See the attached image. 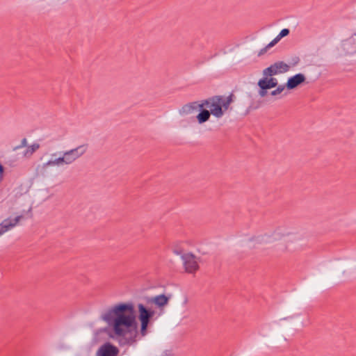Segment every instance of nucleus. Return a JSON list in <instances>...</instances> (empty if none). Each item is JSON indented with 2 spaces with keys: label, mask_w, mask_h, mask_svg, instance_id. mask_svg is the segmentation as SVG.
Masks as SVG:
<instances>
[{
  "label": "nucleus",
  "mask_w": 356,
  "mask_h": 356,
  "mask_svg": "<svg viewBox=\"0 0 356 356\" xmlns=\"http://www.w3.org/2000/svg\"><path fill=\"white\" fill-rule=\"evenodd\" d=\"M100 318L108 326L100 328L96 334L105 332L109 338L116 340L120 346H131L137 341L138 323L136 321L134 302H122L111 307Z\"/></svg>",
  "instance_id": "obj_1"
},
{
  "label": "nucleus",
  "mask_w": 356,
  "mask_h": 356,
  "mask_svg": "<svg viewBox=\"0 0 356 356\" xmlns=\"http://www.w3.org/2000/svg\"><path fill=\"white\" fill-rule=\"evenodd\" d=\"M200 113L194 118L199 124L207 122L211 115L222 118L227 110L222 100V95H214L200 101Z\"/></svg>",
  "instance_id": "obj_2"
},
{
  "label": "nucleus",
  "mask_w": 356,
  "mask_h": 356,
  "mask_svg": "<svg viewBox=\"0 0 356 356\" xmlns=\"http://www.w3.org/2000/svg\"><path fill=\"white\" fill-rule=\"evenodd\" d=\"M146 305L144 302L138 303V314H136V319L140 322V330L138 333L142 337L147 335L148 332V328L152 325L154 316L156 314V312L152 307Z\"/></svg>",
  "instance_id": "obj_3"
},
{
  "label": "nucleus",
  "mask_w": 356,
  "mask_h": 356,
  "mask_svg": "<svg viewBox=\"0 0 356 356\" xmlns=\"http://www.w3.org/2000/svg\"><path fill=\"white\" fill-rule=\"evenodd\" d=\"M172 296L171 293H161L154 296H145L142 297L141 300L146 305H154L156 309H159L160 312L158 314V316H160L163 313L164 308L169 304Z\"/></svg>",
  "instance_id": "obj_4"
},
{
  "label": "nucleus",
  "mask_w": 356,
  "mask_h": 356,
  "mask_svg": "<svg viewBox=\"0 0 356 356\" xmlns=\"http://www.w3.org/2000/svg\"><path fill=\"white\" fill-rule=\"evenodd\" d=\"M87 148L88 144H83L70 150L60 152V154H61L60 157L63 159L61 162L62 165L72 163L75 160L86 153Z\"/></svg>",
  "instance_id": "obj_5"
},
{
  "label": "nucleus",
  "mask_w": 356,
  "mask_h": 356,
  "mask_svg": "<svg viewBox=\"0 0 356 356\" xmlns=\"http://www.w3.org/2000/svg\"><path fill=\"white\" fill-rule=\"evenodd\" d=\"M278 85L276 78L273 76H264L260 79L257 82L259 86V95L261 97H264L268 94V90L275 88Z\"/></svg>",
  "instance_id": "obj_6"
},
{
  "label": "nucleus",
  "mask_w": 356,
  "mask_h": 356,
  "mask_svg": "<svg viewBox=\"0 0 356 356\" xmlns=\"http://www.w3.org/2000/svg\"><path fill=\"white\" fill-rule=\"evenodd\" d=\"M290 65L284 61H277L270 65L263 70L264 76H273L278 74L286 72L289 70Z\"/></svg>",
  "instance_id": "obj_7"
},
{
  "label": "nucleus",
  "mask_w": 356,
  "mask_h": 356,
  "mask_svg": "<svg viewBox=\"0 0 356 356\" xmlns=\"http://www.w3.org/2000/svg\"><path fill=\"white\" fill-rule=\"evenodd\" d=\"M181 259L184 261V266L186 272L193 273L198 270L199 266L197 262L200 261V258L195 259L196 257L193 254L187 253L181 255Z\"/></svg>",
  "instance_id": "obj_8"
},
{
  "label": "nucleus",
  "mask_w": 356,
  "mask_h": 356,
  "mask_svg": "<svg viewBox=\"0 0 356 356\" xmlns=\"http://www.w3.org/2000/svg\"><path fill=\"white\" fill-rule=\"evenodd\" d=\"M119 352L118 347L111 342L106 341L98 348L96 356H118Z\"/></svg>",
  "instance_id": "obj_9"
},
{
  "label": "nucleus",
  "mask_w": 356,
  "mask_h": 356,
  "mask_svg": "<svg viewBox=\"0 0 356 356\" xmlns=\"http://www.w3.org/2000/svg\"><path fill=\"white\" fill-rule=\"evenodd\" d=\"M284 236V234L278 232V230H275L271 235L264 234L258 236H254L250 238V241H255L258 243H273L275 241H278L282 239V238Z\"/></svg>",
  "instance_id": "obj_10"
},
{
  "label": "nucleus",
  "mask_w": 356,
  "mask_h": 356,
  "mask_svg": "<svg viewBox=\"0 0 356 356\" xmlns=\"http://www.w3.org/2000/svg\"><path fill=\"white\" fill-rule=\"evenodd\" d=\"M63 159L60 157H58L55 159H51L48 161L47 163H43L42 165H38L35 169V177H44L47 175V168L51 165H62L61 162Z\"/></svg>",
  "instance_id": "obj_11"
},
{
  "label": "nucleus",
  "mask_w": 356,
  "mask_h": 356,
  "mask_svg": "<svg viewBox=\"0 0 356 356\" xmlns=\"http://www.w3.org/2000/svg\"><path fill=\"white\" fill-rule=\"evenodd\" d=\"M341 49L346 55L356 54V34L343 40L341 43Z\"/></svg>",
  "instance_id": "obj_12"
},
{
  "label": "nucleus",
  "mask_w": 356,
  "mask_h": 356,
  "mask_svg": "<svg viewBox=\"0 0 356 356\" xmlns=\"http://www.w3.org/2000/svg\"><path fill=\"white\" fill-rule=\"evenodd\" d=\"M306 81V77L302 73H298L288 78L287 82L285 83L286 89L289 90H293L298 86L302 85Z\"/></svg>",
  "instance_id": "obj_13"
},
{
  "label": "nucleus",
  "mask_w": 356,
  "mask_h": 356,
  "mask_svg": "<svg viewBox=\"0 0 356 356\" xmlns=\"http://www.w3.org/2000/svg\"><path fill=\"white\" fill-rule=\"evenodd\" d=\"M200 102H192L184 104L179 111L181 115H187L201 110Z\"/></svg>",
  "instance_id": "obj_14"
},
{
  "label": "nucleus",
  "mask_w": 356,
  "mask_h": 356,
  "mask_svg": "<svg viewBox=\"0 0 356 356\" xmlns=\"http://www.w3.org/2000/svg\"><path fill=\"white\" fill-rule=\"evenodd\" d=\"M23 215L17 216L15 218H6L0 223V235L14 227L21 219Z\"/></svg>",
  "instance_id": "obj_15"
},
{
  "label": "nucleus",
  "mask_w": 356,
  "mask_h": 356,
  "mask_svg": "<svg viewBox=\"0 0 356 356\" xmlns=\"http://www.w3.org/2000/svg\"><path fill=\"white\" fill-rule=\"evenodd\" d=\"M40 144L37 143H34L31 145L27 146L26 149L23 153L24 156H31L34 152H35L40 148Z\"/></svg>",
  "instance_id": "obj_16"
},
{
  "label": "nucleus",
  "mask_w": 356,
  "mask_h": 356,
  "mask_svg": "<svg viewBox=\"0 0 356 356\" xmlns=\"http://www.w3.org/2000/svg\"><path fill=\"white\" fill-rule=\"evenodd\" d=\"M289 33L290 30L289 29L285 28L282 29L280 33L273 40V42L275 44H277L282 38L289 35Z\"/></svg>",
  "instance_id": "obj_17"
},
{
  "label": "nucleus",
  "mask_w": 356,
  "mask_h": 356,
  "mask_svg": "<svg viewBox=\"0 0 356 356\" xmlns=\"http://www.w3.org/2000/svg\"><path fill=\"white\" fill-rule=\"evenodd\" d=\"M235 98L236 97L233 93H230L227 97L222 95V100L227 110L231 104L234 102Z\"/></svg>",
  "instance_id": "obj_18"
},
{
  "label": "nucleus",
  "mask_w": 356,
  "mask_h": 356,
  "mask_svg": "<svg viewBox=\"0 0 356 356\" xmlns=\"http://www.w3.org/2000/svg\"><path fill=\"white\" fill-rule=\"evenodd\" d=\"M285 88H286V84L277 85V86H276V89L270 92V95L276 96L280 95Z\"/></svg>",
  "instance_id": "obj_19"
},
{
  "label": "nucleus",
  "mask_w": 356,
  "mask_h": 356,
  "mask_svg": "<svg viewBox=\"0 0 356 356\" xmlns=\"http://www.w3.org/2000/svg\"><path fill=\"white\" fill-rule=\"evenodd\" d=\"M275 45V44L273 42V41L272 40L270 43H268L265 47L262 48L259 52L258 53V56H261L262 55H264V54H266L267 52V51L274 47Z\"/></svg>",
  "instance_id": "obj_20"
},
{
  "label": "nucleus",
  "mask_w": 356,
  "mask_h": 356,
  "mask_svg": "<svg viewBox=\"0 0 356 356\" xmlns=\"http://www.w3.org/2000/svg\"><path fill=\"white\" fill-rule=\"evenodd\" d=\"M25 147H27V140H26V138H24L21 140L20 145L13 147V151H16V150H17L19 149H21V148Z\"/></svg>",
  "instance_id": "obj_21"
},
{
  "label": "nucleus",
  "mask_w": 356,
  "mask_h": 356,
  "mask_svg": "<svg viewBox=\"0 0 356 356\" xmlns=\"http://www.w3.org/2000/svg\"><path fill=\"white\" fill-rule=\"evenodd\" d=\"M300 58L298 56H294L291 58L290 64L291 66H296L300 63Z\"/></svg>",
  "instance_id": "obj_22"
},
{
  "label": "nucleus",
  "mask_w": 356,
  "mask_h": 356,
  "mask_svg": "<svg viewBox=\"0 0 356 356\" xmlns=\"http://www.w3.org/2000/svg\"><path fill=\"white\" fill-rule=\"evenodd\" d=\"M259 107V103H257L254 104V103L251 104L249 107L248 108L247 111H250L251 110H255Z\"/></svg>",
  "instance_id": "obj_23"
},
{
  "label": "nucleus",
  "mask_w": 356,
  "mask_h": 356,
  "mask_svg": "<svg viewBox=\"0 0 356 356\" xmlns=\"http://www.w3.org/2000/svg\"><path fill=\"white\" fill-rule=\"evenodd\" d=\"M3 173H4V167L0 162V180H1Z\"/></svg>",
  "instance_id": "obj_24"
},
{
  "label": "nucleus",
  "mask_w": 356,
  "mask_h": 356,
  "mask_svg": "<svg viewBox=\"0 0 356 356\" xmlns=\"http://www.w3.org/2000/svg\"><path fill=\"white\" fill-rule=\"evenodd\" d=\"M172 350H165L161 356H172Z\"/></svg>",
  "instance_id": "obj_25"
},
{
  "label": "nucleus",
  "mask_w": 356,
  "mask_h": 356,
  "mask_svg": "<svg viewBox=\"0 0 356 356\" xmlns=\"http://www.w3.org/2000/svg\"><path fill=\"white\" fill-rule=\"evenodd\" d=\"M31 210H32V209H31V207H30V208L29 209V210L27 211V212H26L28 214H29V217H30V218H31V217H32V216H33L32 212H31Z\"/></svg>",
  "instance_id": "obj_26"
},
{
  "label": "nucleus",
  "mask_w": 356,
  "mask_h": 356,
  "mask_svg": "<svg viewBox=\"0 0 356 356\" xmlns=\"http://www.w3.org/2000/svg\"><path fill=\"white\" fill-rule=\"evenodd\" d=\"M173 252L176 254H180L181 253V250H174Z\"/></svg>",
  "instance_id": "obj_27"
},
{
  "label": "nucleus",
  "mask_w": 356,
  "mask_h": 356,
  "mask_svg": "<svg viewBox=\"0 0 356 356\" xmlns=\"http://www.w3.org/2000/svg\"><path fill=\"white\" fill-rule=\"evenodd\" d=\"M56 155V153H54L51 154V156L53 157V156H55Z\"/></svg>",
  "instance_id": "obj_28"
}]
</instances>
